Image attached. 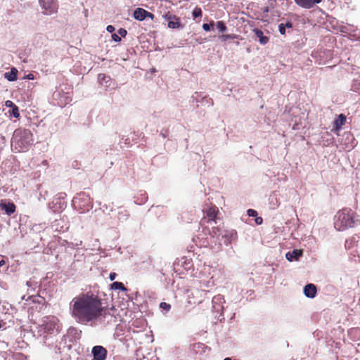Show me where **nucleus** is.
Masks as SVG:
<instances>
[{
    "instance_id": "obj_22",
    "label": "nucleus",
    "mask_w": 360,
    "mask_h": 360,
    "mask_svg": "<svg viewBox=\"0 0 360 360\" xmlns=\"http://www.w3.org/2000/svg\"><path fill=\"white\" fill-rule=\"evenodd\" d=\"M237 38V36L236 34H222L221 37H220V39L225 41H226L227 39H236Z\"/></svg>"
},
{
    "instance_id": "obj_1",
    "label": "nucleus",
    "mask_w": 360,
    "mask_h": 360,
    "mask_svg": "<svg viewBox=\"0 0 360 360\" xmlns=\"http://www.w3.org/2000/svg\"><path fill=\"white\" fill-rule=\"evenodd\" d=\"M72 316L79 322L86 323L105 315L107 307L102 299L91 291L82 292L70 302Z\"/></svg>"
},
{
    "instance_id": "obj_13",
    "label": "nucleus",
    "mask_w": 360,
    "mask_h": 360,
    "mask_svg": "<svg viewBox=\"0 0 360 360\" xmlns=\"http://www.w3.org/2000/svg\"><path fill=\"white\" fill-rule=\"evenodd\" d=\"M302 255V251L301 250L295 249L292 252H289L286 254V259L292 262L293 259H298Z\"/></svg>"
},
{
    "instance_id": "obj_5",
    "label": "nucleus",
    "mask_w": 360,
    "mask_h": 360,
    "mask_svg": "<svg viewBox=\"0 0 360 360\" xmlns=\"http://www.w3.org/2000/svg\"><path fill=\"white\" fill-rule=\"evenodd\" d=\"M205 216L202 219L200 223L203 225L205 223H216L217 215L219 212L218 207L216 205H212L206 210H203Z\"/></svg>"
},
{
    "instance_id": "obj_40",
    "label": "nucleus",
    "mask_w": 360,
    "mask_h": 360,
    "mask_svg": "<svg viewBox=\"0 0 360 360\" xmlns=\"http://www.w3.org/2000/svg\"><path fill=\"white\" fill-rule=\"evenodd\" d=\"M4 264H5V261L3 259H1L0 260V266H4Z\"/></svg>"
},
{
    "instance_id": "obj_15",
    "label": "nucleus",
    "mask_w": 360,
    "mask_h": 360,
    "mask_svg": "<svg viewBox=\"0 0 360 360\" xmlns=\"http://www.w3.org/2000/svg\"><path fill=\"white\" fill-rule=\"evenodd\" d=\"M146 10L141 8H137L134 11V18L139 21H142L146 19Z\"/></svg>"
},
{
    "instance_id": "obj_37",
    "label": "nucleus",
    "mask_w": 360,
    "mask_h": 360,
    "mask_svg": "<svg viewBox=\"0 0 360 360\" xmlns=\"http://www.w3.org/2000/svg\"><path fill=\"white\" fill-rule=\"evenodd\" d=\"M90 207H91V205H86V207L84 209H83V210H82L81 212H84L85 210L88 211L90 209Z\"/></svg>"
},
{
    "instance_id": "obj_8",
    "label": "nucleus",
    "mask_w": 360,
    "mask_h": 360,
    "mask_svg": "<svg viewBox=\"0 0 360 360\" xmlns=\"http://www.w3.org/2000/svg\"><path fill=\"white\" fill-rule=\"evenodd\" d=\"M0 207L1 210H4L8 215H11L12 214H13L16 210V206L15 205V204L13 202H10L6 203L1 201L0 202Z\"/></svg>"
},
{
    "instance_id": "obj_42",
    "label": "nucleus",
    "mask_w": 360,
    "mask_h": 360,
    "mask_svg": "<svg viewBox=\"0 0 360 360\" xmlns=\"http://www.w3.org/2000/svg\"><path fill=\"white\" fill-rule=\"evenodd\" d=\"M224 360H231L230 358L227 357V358H225Z\"/></svg>"
},
{
    "instance_id": "obj_17",
    "label": "nucleus",
    "mask_w": 360,
    "mask_h": 360,
    "mask_svg": "<svg viewBox=\"0 0 360 360\" xmlns=\"http://www.w3.org/2000/svg\"><path fill=\"white\" fill-rule=\"evenodd\" d=\"M295 3L302 8H311L313 7L312 0H295Z\"/></svg>"
},
{
    "instance_id": "obj_31",
    "label": "nucleus",
    "mask_w": 360,
    "mask_h": 360,
    "mask_svg": "<svg viewBox=\"0 0 360 360\" xmlns=\"http://www.w3.org/2000/svg\"><path fill=\"white\" fill-rule=\"evenodd\" d=\"M146 13V14H145V15H146V18H150L151 20H153V19H154L155 15H154L152 13L148 12V11H147L146 10V13Z\"/></svg>"
},
{
    "instance_id": "obj_16",
    "label": "nucleus",
    "mask_w": 360,
    "mask_h": 360,
    "mask_svg": "<svg viewBox=\"0 0 360 360\" xmlns=\"http://www.w3.org/2000/svg\"><path fill=\"white\" fill-rule=\"evenodd\" d=\"M17 74L18 70L15 68H12L9 72H6L4 74L5 78H6L8 81L13 82L17 79Z\"/></svg>"
},
{
    "instance_id": "obj_12",
    "label": "nucleus",
    "mask_w": 360,
    "mask_h": 360,
    "mask_svg": "<svg viewBox=\"0 0 360 360\" xmlns=\"http://www.w3.org/2000/svg\"><path fill=\"white\" fill-rule=\"evenodd\" d=\"M5 105L11 108V111H9V113L14 117L18 118L20 117L19 108L13 101L9 100L6 101Z\"/></svg>"
},
{
    "instance_id": "obj_11",
    "label": "nucleus",
    "mask_w": 360,
    "mask_h": 360,
    "mask_svg": "<svg viewBox=\"0 0 360 360\" xmlns=\"http://www.w3.org/2000/svg\"><path fill=\"white\" fill-rule=\"evenodd\" d=\"M167 26L171 29H181L183 25L181 22L180 18L178 16H173L172 20L167 22Z\"/></svg>"
},
{
    "instance_id": "obj_34",
    "label": "nucleus",
    "mask_w": 360,
    "mask_h": 360,
    "mask_svg": "<svg viewBox=\"0 0 360 360\" xmlns=\"http://www.w3.org/2000/svg\"><path fill=\"white\" fill-rule=\"evenodd\" d=\"M106 30L108 32L112 33L115 31V27L112 25H108Z\"/></svg>"
},
{
    "instance_id": "obj_18",
    "label": "nucleus",
    "mask_w": 360,
    "mask_h": 360,
    "mask_svg": "<svg viewBox=\"0 0 360 360\" xmlns=\"http://www.w3.org/2000/svg\"><path fill=\"white\" fill-rule=\"evenodd\" d=\"M110 288L112 289V290H121V291H127V288L124 286V285L121 283V282H118V281H115L114 283H112L110 285Z\"/></svg>"
},
{
    "instance_id": "obj_26",
    "label": "nucleus",
    "mask_w": 360,
    "mask_h": 360,
    "mask_svg": "<svg viewBox=\"0 0 360 360\" xmlns=\"http://www.w3.org/2000/svg\"><path fill=\"white\" fill-rule=\"evenodd\" d=\"M173 16H176V15H173L172 13H170V12H167V13H165L164 15H163V18L165 20L167 21V22L172 20V18Z\"/></svg>"
},
{
    "instance_id": "obj_38",
    "label": "nucleus",
    "mask_w": 360,
    "mask_h": 360,
    "mask_svg": "<svg viewBox=\"0 0 360 360\" xmlns=\"http://www.w3.org/2000/svg\"><path fill=\"white\" fill-rule=\"evenodd\" d=\"M27 78L29 79H34V75L32 74H29L27 75Z\"/></svg>"
},
{
    "instance_id": "obj_24",
    "label": "nucleus",
    "mask_w": 360,
    "mask_h": 360,
    "mask_svg": "<svg viewBox=\"0 0 360 360\" xmlns=\"http://www.w3.org/2000/svg\"><path fill=\"white\" fill-rule=\"evenodd\" d=\"M214 25V22L212 21L210 24L204 23L202 25V28L205 31H210L211 29V27H213Z\"/></svg>"
},
{
    "instance_id": "obj_41",
    "label": "nucleus",
    "mask_w": 360,
    "mask_h": 360,
    "mask_svg": "<svg viewBox=\"0 0 360 360\" xmlns=\"http://www.w3.org/2000/svg\"><path fill=\"white\" fill-rule=\"evenodd\" d=\"M3 324H2V321L0 320V328L2 327Z\"/></svg>"
},
{
    "instance_id": "obj_36",
    "label": "nucleus",
    "mask_w": 360,
    "mask_h": 360,
    "mask_svg": "<svg viewBox=\"0 0 360 360\" xmlns=\"http://www.w3.org/2000/svg\"><path fill=\"white\" fill-rule=\"evenodd\" d=\"M284 25L285 26V27H288V28L292 27V23L291 22H287Z\"/></svg>"
},
{
    "instance_id": "obj_3",
    "label": "nucleus",
    "mask_w": 360,
    "mask_h": 360,
    "mask_svg": "<svg viewBox=\"0 0 360 360\" xmlns=\"http://www.w3.org/2000/svg\"><path fill=\"white\" fill-rule=\"evenodd\" d=\"M33 134L30 129H18L13 135L12 144L18 151H23L33 143Z\"/></svg>"
},
{
    "instance_id": "obj_32",
    "label": "nucleus",
    "mask_w": 360,
    "mask_h": 360,
    "mask_svg": "<svg viewBox=\"0 0 360 360\" xmlns=\"http://www.w3.org/2000/svg\"><path fill=\"white\" fill-rule=\"evenodd\" d=\"M117 276V274L115 272H111L109 275V278L110 281H114Z\"/></svg>"
},
{
    "instance_id": "obj_10",
    "label": "nucleus",
    "mask_w": 360,
    "mask_h": 360,
    "mask_svg": "<svg viewBox=\"0 0 360 360\" xmlns=\"http://www.w3.org/2000/svg\"><path fill=\"white\" fill-rule=\"evenodd\" d=\"M346 122V116L344 114H340L338 117L333 121V126L335 131L341 129L342 127Z\"/></svg>"
},
{
    "instance_id": "obj_14",
    "label": "nucleus",
    "mask_w": 360,
    "mask_h": 360,
    "mask_svg": "<svg viewBox=\"0 0 360 360\" xmlns=\"http://www.w3.org/2000/svg\"><path fill=\"white\" fill-rule=\"evenodd\" d=\"M254 32L256 37L259 39V41L261 44H266L269 41V37L264 35L263 32L259 29H255Z\"/></svg>"
},
{
    "instance_id": "obj_33",
    "label": "nucleus",
    "mask_w": 360,
    "mask_h": 360,
    "mask_svg": "<svg viewBox=\"0 0 360 360\" xmlns=\"http://www.w3.org/2000/svg\"><path fill=\"white\" fill-rule=\"evenodd\" d=\"M255 222L258 225L262 224V222H263V219L260 217H257L256 219H255Z\"/></svg>"
},
{
    "instance_id": "obj_21",
    "label": "nucleus",
    "mask_w": 360,
    "mask_h": 360,
    "mask_svg": "<svg viewBox=\"0 0 360 360\" xmlns=\"http://www.w3.org/2000/svg\"><path fill=\"white\" fill-rule=\"evenodd\" d=\"M216 26L220 32H224L227 29L226 26L225 25L223 21L217 22Z\"/></svg>"
},
{
    "instance_id": "obj_35",
    "label": "nucleus",
    "mask_w": 360,
    "mask_h": 360,
    "mask_svg": "<svg viewBox=\"0 0 360 360\" xmlns=\"http://www.w3.org/2000/svg\"><path fill=\"white\" fill-rule=\"evenodd\" d=\"M80 200H81L80 198H75V200H73V204H74V205L75 206V207H77V204L79 202Z\"/></svg>"
},
{
    "instance_id": "obj_19",
    "label": "nucleus",
    "mask_w": 360,
    "mask_h": 360,
    "mask_svg": "<svg viewBox=\"0 0 360 360\" xmlns=\"http://www.w3.org/2000/svg\"><path fill=\"white\" fill-rule=\"evenodd\" d=\"M98 78L101 85H104V83L107 84L108 82H110V77L106 76L104 74H99ZM105 86H107V84H105Z\"/></svg>"
},
{
    "instance_id": "obj_25",
    "label": "nucleus",
    "mask_w": 360,
    "mask_h": 360,
    "mask_svg": "<svg viewBox=\"0 0 360 360\" xmlns=\"http://www.w3.org/2000/svg\"><path fill=\"white\" fill-rule=\"evenodd\" d=\"M160 308H162L166 311H169L171 308V305L166 302H161L160 304Z\"/></svg>"
},
{
    "instance_id": "obj_30",
    "label": "nucleus",
    "mask_w": 360,
    "mask_h": 360,
    "mask_svg": "<svg viewBox=\"0 0 360 360\" xmlns=\"http://www.w3.org/2000/svg\"><path fill=\"white\" fill-rule=\"evenodd\" d=\"M118 33L120 35H121L122 37H124L127 34V32L125 29H123V28H120L119 30H118Z\"/></svg>"
},
{
    "instance_id": "obj_9",
    "label": "nucleus",
    "mask_w": 360,
    "mask_h": 360,
    "mask_svg": "<svg viewBox=\"0 0 360 360\" xmlns=\"http://www.w3.org/2000/svg\"><path fill=\"white\" fill-rule=\"evenodd\" d=\"M316 287L312 283L307 284L304 288V293L307 297L314 298L316 296Z\"/></svg>"
},
{
    "instance_id": "obj_28",
    "label": "nucleus",
    "mask_w": 360,
    "mask_h": 360,
    "mask_svg": "<svg viewBox=\"0 0 360 360\" xmlns=\"http://www.w3.org/2000/svg\"><path fill=\"white\" fill-rule=\"evenodd\" d=\"M278 30L282 35H284L285 34V26L284 25V24L281 23L278 26Z\"/></svg>"
},
{
    "instance_id": "obj_6",
    "label": "nucleus",
    "mask_w": 360,
    "mask_h": 360,
    "mask_svg": "<svg viewBox=\"0 0 360 360\" xmlns=\"http://www.w3.org/2000/svg\"><path fill=\"white\" fill-rule=\"evenodd\" d=\"M39 4L44 9L43 13L46 15H51L57 11L58 5L56 0H39Z\"/></svg>"
},
{
    "instance_id": "obj_7",
    "label": "nucleus",
    "mask_w": 360,
    "mask_h": 360,
    "mask_svg": "<svg viewBox=\"0 0 360 360\" xmlns=\"http://www.w3.org/2000/svg\"><path fill=\"white\" fill-rule=\"evenodd\" d=\"M96 360H105L107 357V350L102 346H94L91 351Z\"/></svg>"
},
{
    "instance_id": "obj_2",
    "label": "nucleus",
    "mask_w": 360,
    "mask_h": 360,
    "mask_svg": "<svg viewBox=\"0 0 360 360\" xmlns=\"http://www.w3.org/2000/svg\"><path fill=\"white\" fill-rule=\"evenodd\" d=\"M354 213L349 208L339 210L334 217V227L337 231H343L356 224Z\"/></svg>"
},
{
    "instance_id": "obj_27",
    "label": "nucleus",
    "mask_w": 360,
    "mask_h": 360,
    "mask_svg": "<svg viewBox=\"0 0 360 360\" xmlns=\"http://www.w3.org/2000/svg\"><path fill=\"white\" fill-rule=\"evenodd\" d=\"M248 215L250 217H257V212L253 209H249L248 211Z\"/></svg>"
},
{
    "instance_id": "obj_20",
    "label": "nucleus",
    "mask_w": 360,
    "mask_h": 360,
    "mask_svg": "<svg viewBox=\"0 0 360 360\" xmlns=\"http://www.w3.org/2000/svg\"><path fill=\"white\" fill-rule=\"evenodd\" d=\"M193 18L195 19L197 18H201L202 15V9L199 7H195L194 10L193 11Z\"/></svg>"
},
{
    "instance_id": "obj_29",
    "label": "nucleus",
    "mask_w": 360,
    "mask_h": 360,
    "mask_svg": "<svg viewBox=\"0 0 360 360\" xmlns=\"http://www.w3.org/2000/svg\"><path fill=\"white\" fill-rule=\"evenodd\" d=\"M111 37H112V40L116 41V42H120L121 41V37H119L115 33H113Z\"/></svg>"
},
{
    "instance_id": "obj_23",
    "label": "nucleus",
    "mask_w": 360,
    "mask_h": 360,
    "mask_svg": "<svg viewBox=\"0 0 360 360\" xmlns=\"http://www.w3.org/2000/svg\"><path fill=\"white\" fill-rule=\"evenodd\" d=\"M219 227H213L212 231L209 232L210 235H211L212 237L217 236L219 234Z\"/></svg>"
},
{
    "instance_id": "obj_39",
    "label": "nucleus",
    "mask_w": 360,
    "mask_h": 360,
    "mask_svg": "<svg viewBox=\"0 0 360 360\" xmlns=\"http://www.w3.org/2000/svg\"><path fill=\"white\" fill-rule=\"evenodd\" d=\"M321 1H322V0H312L313 6L314 5V4H319Z\"/></svg>"
},
{
    "instance_id": "obj_4",
    "label": "nucleus",
    "mask_w": 360,
    "mask_h": 360,
    "mask_svg": "<svg viewBox=\"0 0 360 360\" xmlns=\"http://www.w3.org/2000/svg\"><path fill=\"white\" fill-rule=\"evenodd\" d=\"M57 322L58 319L56 317H46L44 320L43 323L39 326V332H43V333L46 334H52L55 329H56Z\"/></svg>"
}]
</instances>
